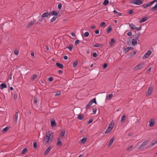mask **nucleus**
<instances>
[{
	"mask_svg": "<svg viewBox=\"0 0 157 157\" xmlns=\"http://www.w3.org/2000/svg\"><path fill=\"white\" fill-rule=\"evenodd\" d=\"M93 103H94L96 104H97V102L95 98L89 101V103L86 105V107L85 108L87 110Z\"/></svg>",
	"mask_w": 157,
	"mask_h": 157,
	"instance_id": "1",
	"label": "nucleus"
},
{
	"mask_svg": "<svg viewBox=\"0 0 157 157\" xmlns=\"http://www.w3.org/2000/svg\"><path fill=\"white\" fill-rule=\"evenodd\" d=\"M53 140V138H44V143L45 144H49Z\"/></svg>",
	"mask_w": 157,
	"mask_h": 157,
	"instance_id": "2",
	"label": "nucleus"
},
{
	"mask_svg": "<svg viewBox=\"0 0 157 157\" xmlns=\"http://www.w3.org/2000/svg\"><path fill=\"white\" fill-rule=\"evenodd\" d=\"M130 3L137 5H140L143 3L142 0H133Z\"/></svg>",
	"mask_w": 157,
	"mask_h": 157,
	"instance_id": "3",
	"label": "nucleus"
},
{
	"mask_svg": "<svg viewBox=\"0 0 157 157\" xmlns=\"http://www.w3.org/2000/svg\"><path fill=\"white\" fill-rule=\"evenodd\" d=\"M157 2V0H154L151 2V5L153 4L154 3ZM157 8V2L155 5V6L151 8L150 10L151 11H155Z\"/></svg>",
	"mask_w": 157,
	"mask_h": 157,
	"instance_id": "4",
	"label": "nucleus"
},
{
	"mask_svg": "<svg viewBox=\"0 0 157 157\" xmlns=\"http://www.w3.org/2000/svg\"><path fill=\"white\" fill-rule=\"evenodd\" d=\"M144 62H142L138 65L137 66H136L134 68V69L136 70H137L138 69H140L142 68L143 67H144Z\"/></svg>",
	"mask_w": 157,
	"mask_h": 157,
	"instance_id": "5",
	"label": "nucleus"
},
{
	"mask_svg": "<svg viewBox=\"0 0 157 157\" xmlns=\"http://www.w3.org/2000/svg\"><path fill=\"white\" fill-rule=\"evenodd\" d=\"M54 133L51 131H49L46 133L44 137H53V136Z\"/></svg>",
	"mask_w": 157,
	"mask_h": 157,
	"instance_id": "6",
	"label": "nucleus"
},
{
	"mask_svg": "<svg viewBox=\"0 0 157 157\" xmlns=\"http://www.w3.org/2000/svg\"><path fill=\"white\" fill-rule=\"evenodd\" d=\"M148 141L146 140L142 144L140 145V146L138 147V149H141L143 147L147 145L148 144Z\"/></svg>",
	"mask_w": 157,
	"mask_h": 157,
	"instance_id": "7",
	"label": "nucleus"
},
{
	"mask_svg": "<svg viewBox=\"0 0 157 157\" xmlns=\"http://www.w3.org/2000/svg\"><path fill=\"white\" fill-rule=\"evenodd\" d=\"M36 20L33 19V21H31L26 26V28H29L32 25L36 22Z\"/></svg>",
	"mask_w": 157,
	"mask_h": 157,
	"instance_id": "8",
	"label": "nucleus"
},
{
	"mask_svg": "<svg viewBox=\"0 0 157 157\" xmlns=\"http://www.w3.org/2000/svg\"><path fill=\"white\" fill-rule=\"evenodd\" d=\"M151 53V52L150 51L148 50L143 56V59H144V58H147L150 55Z\"/></svg>",
	"mask_w": 157,
	"mask_h": 157,
	"instance_id": "9",
	"label": "nucleus"
},
{
	"mask_svg": "<svg viewBox=\"0 0 157 157\" xmlns=\"http://www.w3.org/2000/svg\"><path fill=\"white\" fill-rule=\"evenodd\" d=\"M153 90V88L151 86H150L149 87L148 90L147 92H146V95H147V94L148 95H150L152 93V91Z\"/></svg>",
	"mask_w": 157,
	"mask_h": 157,
	"instance_id": "10",
	"label": "nucleus"
},
{
	"mask_svg": "<svg viewBox=\"0 0 157 157\" xmlns=\"http://www.w3.org/2000/svg\"><path fill=\"white\" fill-rule=\"evenodd\" d=\"M14 91H15L14 93L13 94L12 93V94L13 96L14 99L16 100L17 98V94L19 93V92L17 89H16Z\"/></svg>",
	"mask_w": 157,
	"mask_h": 157,
	"instance_id": "11",
	"label": "nucleus"
},
{
	"mask_svg": "<svg viewBox=\"0 0 157 157\" xmlns=\"http://www.w3.org/2000/svg\"><path fill=\"white\" fill-rule=\"evenodd\" d=\"M56 145L59 147L63 145V143L60 138H58Z\"/></svg>",
	"mask_w": 157,
	"mask_h": 157,
	"instance_id": "12",
	"label": "nucleus"
},
{
	"mask_svg": "<svg viewBox=\"0 0 157 157\" xmlns=\"http://www.w3.org/2000/svg\"><path fill=\"white\" fill-rule=\"evenodd\" d=\"M50 123L51 124V125L52 127H55L56 126V124L55 119H52L50 121Z\"/></svg>",
	"mask_w": 157,
	"mask_h": 157,
	"instance_id": "13",
	"label": "nucleus"
},
{
	"mask_svg": "<svg viewBox=\"0 0 157 157\" xmlns=\"http://www.w3.org/2000/svg\"><path fill=\"white\" fill-rule=\"evenodd\" d=\"M51 14V13H48V12L46 13H43L41 17L42 18L47 17L49 15H50Z\"/></svg>",
	"mask_w": 157,
	"mask_h": 157,
	"instance_id": "14",
	"label": "nucleus"
},
{
	"mask_svg": "<svg viewBox=\"0 0 157 157\" xmlns=\"http://www.w3.org/2000/svg\"><path fill=\"white\" fill-rule=\"evenodd\" d=\"M137 52V50H135L133 52L131 53L129 55V58H131L133 57L136 54Z\"/></svg>",
	"mask_w": 157,
	"mask_h": 157,
	"instance_id": "15",
	"label": "nucleus"
},
{
	"mask_svg": "<svg viewBox=\"0 0 157 157\" xmlns=\"http://www.w3.org/2000/svg\"><path fill=\"white\" fill-rule=\"evenodd\" d=\"M115 43V41L114 39L112 38L111 39L109 43V45L110 47H112L113 46L114 44Z\"/></svg>",
	"mask_w": 157,
	"mask_h": 157,
	"instance_id": "16",
	"label": "nucleus"
},
{
	"mask_svg": "<svg viewBox=\"0 0 157 157\" xmlns=\"http://www.w3.org/2000/svg\"><path fill=\"white\" fill-rule=\"evenodd\" d=\"M52 149V147L51 146L48 147L45 151L44 154L45 155H47L48 154Z\"/></svg>",
	"mask_w": 157,
	"mask_h": 157,
	"instance_id": "17",
	"label": "nucleus"
},
{
	"mask_svg": "<svg viewBox=\"0 0 157 157\" xmlns=\"http://www.w3.org/2000/svg\"><path fill=\"white\" fill-rule=\"evenodd\" d=\"M87 140V138H82V139L81 140L79 141V143L80 144H84Z\"/></svg>",
	"mask_w": 157,
	"mask_h": 157,
	"instance_id": "18",
	"label": "nucleus"
},
{
	"mask_svg": "<svg viewBox=\"0 0 157 157\" xmlns=\"http://www.w3.org/2000/svg\"><path fill=\"white\" fill-rule=\"evenodd\" d=\"M149 18V17H143L141 20L140 21V23H142L143 22H144L146 21Z\"/></svg>",
	"mask_w": 157,
	"mask_h": 157,
	"instance_id": "19",
	"label": "nucleus"
},
{
	"mask_svg": "<svg viewBox=\"0 0 157 157\" xmlns=\"http://www.w3.org/2000/svg\"><path fill=\"white\" fill-rule=\"evenodd\" d=\"M18 110L16 111V112L14 116V119H15L16 122H17L18 116Z\"/></svg>",
	"mask_w": 157,
	"mask_h": 157,
	"instance_id": "20",
	"label": "nucleus"
},
{
	"mask_svg": "<svg viewBox=\"0 0 157 157\" xmlns=\"http://www.w3.org/2000/svg\"><path fill=\"white\" fill-rule=\"evenodd\" d=\"M126 117L125 115L124 114H123L121 117V122H124V121L125 120Z\"/></svg>",
	"mask_w": 157,
	"mask_h": 157,
	"instance_id": "21",
	"label": "nucleus"
},
{
	"mask_svg": "<svg viewBox=\"0 0 157 157\" xmlns=\"http://www.w3.org/2000/svg\"><path fill=\"white\" fill-rule=\"evenodd\" d=\"M104 46L103 44H94L93 45V47H99V48H102Z\"/></svg>",
	"mask_w": 157,
	"mask_h": 157,
	"instance_id": "22",
	"label": "nucleus"
},
{
	"mask_svg": "<svg viewBox=\"0 0 157 157\" xmlns=\"http://www.w3.org/2000/svg\"><path fill=\"white\" fill-rule=\"evenodd\" d=\"M149 126L152 127L154 125L155 121L153 120H151L149 121Z\"/></svg>",
	"mask_w": 157,
	"mask_h": 157,
	"instance_id": "23",
	"label": "nucleus"
},
{
	"mask_svg": "<svg viewBox=\"0 0 157 157\" xmlns=\"http://www.w3.org/2000/svg\"><path fill=\"white\" fill-rule=\"evenodd\" d=\"M56 65L57 67L61 69H63V65L61 63H56Z\"/></svg>",
	"mask_w": 157,
	"mask_h": 157,
	"instance_id": "24",
	"label": "nucleus"
},
{
	"mask_svg": "<svg viewBox=\"0 0 157 157\" xmlns=\"http://www.w3.org/2000/svg\"><path fill=\"white\" fill-rule=\"evenodd\" d=\"M6 87V85L4 83H2L0 85V89H3Z\"/></svg>",
	"mask_w": 157,
	"mask_h": 157,
	"instance_id": "25",
	"label": "nucleus"
},
{
	"mask_svg": "<svg viewBox=\"0 0 157 157\" xmlns=\"http://www.w3.org/2000/svg\"><path fill=\"white\" fill-rule=\"evenodd\" d=\"M133 48L132 47H128L126 48H125L124 50V53H126L128 52L129 50L132 49Z\"/></svg>",
	"mask_w": 157,
	"mask_h": 157,
	"instance_id": "26",
	"label": "nucleus"
},
{
	"mask_svg": "<svg viewBox=\"0 0 157 157\" xmlns=\"http://www.w3.org/2000/svg\"><path fill=\"white\" fill-rule=\"evenodd\" d=\"M84 115L83 114H81L78 115L77 118L79 120H82L84 118Z\"/></svg>",
	"mask_w": 157,
	"mask_h": 157,
	"instance_id": "27",
	"label": "nucleus"
},
{
	"mask_svg": "<svg viewBox=\"0 0 157 157\" xmlns=\"http://www.w3.org/2000/svg\"><path fill=\"white\" fill-rule=\"evenodd\" d=\"M151 5V2H150L148 3L142 5V6L144 8H146L150 6Z\"/></svg>",
	"mask_w": 157,
	"mask_h": 157,
	"instance_id": "28",
	"label": "nucleus"
},
{
	"mask_svg": "<svg viewBox=\"0 0 157 157\" xmlns=\"http://www.w3.org/2000/svg\"><path fill=\"white\" fill-rule=\"evenodd\" d=\"M114 139L113 138H111V139L110 140V141H109V142L108 144V147H109L112 144L113 141H114Z\"/></svg>",
	"mask_w": 157,
	"mask_h": 157,
	"instance_id": "29",
	"label": "nucleus"
},
{
	"mask_svg": "<svg viewBox=\"0 0 157 157\" xmlns=\"http://www.w3.org/2000/svg\"><path fill=\"white\" fill-rule=\"evenodd\" d=\"M129 27L131 29H135L136 26L133 24L131 23L129 25Z\"/></svg>",
	"mask_w": 157,
	"mask_h": 157,
	"instance_id": "30",
	"label": "nucleus"
},
{
	"mask_svg": "<svg viewBox=\"0 0 157 157\" xmlns=\"http://www.w3.org/2000/svg\"><path fill=\"white\" fill-rule=\"evenodd\" d=\"M112 26L111 25H110L108 28V29L107 30V33H109L112 30Z\"/></svg>",
	"mask_w": 157,
	"mask_h": 157,
	"instance_id": "31",
	"label": "nucleus"
},
{
	"mask_svg": "<svg viewBox=\"0 0 157 157\" xmlns=\"http://www.w3.org/2000/svg\"><path fill=\"white\" fill-rule=\"evenodd\" d=\"M78 63V60H75L73 63V66L74 67H75L77 66V65Z\"/></svg>",
	"mask_w": 157,
	"mask_h": 157,
	"instance_id": "32",
	"label": "nucleus"
},
{
	"mask_svg": "<svg viewBox=\"0 0 157 157\" xmlns=\"http://www.w3.org/2000/svg\"><path fill=\"white\" fill-rule=\"evenodd\" d=\"M140 35V33L139 32H138L136 34V36H135L134 38L136 39V40H138V38L139 37Z\"/></svg>",
	"mask_w": 157,
	"mask_h": 157,
	"instance_id": "33",
	"label": "nucleus"
},
{
	"mask_svg": "<svg viewBox=\"0 0 157 157\" xmlns=\"http://www.w3.org/2000/svg\"><path fill=\"white\" fill-rule=\"evenodd\" d=\"M113 13H114L117 14V16H120L122 15V13H119V12H118L117 10H114L113 11Z\"/></svg>",
	"mask_w": 157,
	"mask_h": 157,
	"instance_id": "34",
	"label": "nucleus"
},
{
	"mask_svg": "<svg viewBox=\"0 0 157 157\" xmlns=\"http://www.w3.org/2000/svg\"><path fill=\"white\" fill-rule=\"evenodd\" d=\"M112 130V128L108 127L106 130L105 131V134H107L110 132Z\"/></svg>",
	"mask_w": 157,
	"mask_h": 157,
	"instance_id": "35",
	"label": "nucleus"
},
{
	"mask_svg": "<svg viewBox=\"0 0 157 157\" xmlns=\"http://www.w3.org/2000/svg\"><path fill=\"white\" fill-rule=\"evenodd\" d=\"M65 133V130L64 129H62L60 132V135L61 136H64Z\"/></svg>",
	"mask_w": 157,
	"mask_h": 157,
	"instance_id": "36",
	"label": "nucleus"
},
{
	"mask_svg": "<svg viewBox=\"0 0 157 157\" xmlns=\"http://www.w3.org/2000/svg\"><path fill=\"white\" fill-rule=\"evenodd\" d=\"M37 75L36 74H34L33 75L32 77L31 78V80L32 81H33L37 77Z\"/></svg>",
	"mask_w": 157,
	"mask_h": 157,
	"instance_id": "37",
	"label": "nucleus"
},
{
	"mask_svg": "<svg viewBox=\"0 0 157 157\" xmlns=\"http://www.w3.org/2000/svg\"><path fill=\"white\" fill-rule=\"evenodd\" d=\"M136 40H136V39H133L132 41V43L133 45H135L136 44L137 42Z\"/></svg>",
	"mask_w": 157,
	"mask_h": 157,
	"instance_id": "38",
	"label": "nucleus"
},
{
	"mask_svg": "<svg viewBox=\"0 0 157 157\" xmlns=\"http://www.w3.org/2000/svg\"><path fill=\"white\" fill-rule=\"evenodd\" d=\"M73 45L72 44H70L68 47H67V48L69 49L70 51H71L72 49Z\"/></svg>",
	"mask_w": 157,
	"mask_h": 157,
	"instance_id": "39",
	"label": "nucleus"
},
{
	"mask_svg": "<svg viewBox=\"0 0 157 157\" xmlns=\"http://www.w3.org/2000/svg\"><path fill=\"white\" fill-rule=\"evenodd\" d=\"M114 126V123H112V122L109 124L108 127H110L111 128H112V129Z\"/></svg>",
	"mask_w": 157,
	"mask_h": 157,
	"instance_id": "40",
	"label": "nucleus"
},
{
	"mask_svg": "<svg viewBox=\"0 0 157 157\" xmlns=\"http://www.w3.org/2000/svg\"><path fill=\"white\" fill-rule=\"evenodd\" d=\"M28 151V149L27 148H25L23 149L21 153L23 154H25V152L27 151Z\"/></svg>",
	"mask_w": 157,
	"mask_h": 157,
	"instance_id": "41",
	"label": "nucleus"
},
{
	"mask_svg": "<svg viewBox=\"0 0 157 157\" xmlns=\"http://www.w3.org/2000/svg\"><path fill=\"white\" fill-rule=\"evenodd\" d=\"M9 129V127L8 126H7V127H6L5 128H4L2 129V132H6V131L8 130Z\"/></svg>",
	"mask_w": 157,
	"mask_h": 157,
	"instance_id": "42",
	"label": "nucleus"
},
{
	"mask_svg": "<svg viewBox=\"0 0 157 157\" xmlns=\"http://www.w3.org/2000/svg\"><path fill=\"white\" fill-rule=\"evenodd\" d=\"M109 3V1L108 0H105L104 2L103 3V5L105 6H106Z\"/></svg>",
	"mask_w": 157,
	"mask_h": 157,
	"instance_id": "43",
	"label": "nucleus"
},
{
	"mask_svg": "<svg viewBox=\"0 0 157 157\" xmlns=\"http://www.w3.org/2000/svg\"><path fill=\"white\" fill-rule=\"evenodd\" d=\"M52 15H55V16H57L58 15V13L57 12H56L54 10H53L52 13Z\"/></svg>",
	"mask_w": 157,
	"mask_h": 157,
	"instance_id": "44",
	"label": "nucleus"
},
{
	"mask_svg": "<svg viewBox=\"0 0 157 157\" xmlns=\"http://www.w3.org/2000/svg\"><path fill=\"white\" fill-rule=\"evenodd\" d=\"M33 146L34 148H36L37 147V143L36 142H33Z\"/></svg>",
	"mask_w": 157,
	"mask_h": 157,
	"instance_id": "45",
	"label": "nucleus"
},
{
	"mask_svg": "<svg viewBox=\"0 0 157 157\" xmlns=\"http://www.w3.org/2000/svg\"><path fill=\"white\" fill-rule=\"evenodd\" d=\"M57 17H53L50 20L51 22H52L54 21H55V20L56 19Z\"/></svg>",
	"mask_w": 157,
	"mask_h": 157,
	"instance_id": "46",
	"label": "nucleus"
},
{
	"mask_svg": "<svg viewBox=\"0 0 157 157\" xmlns=\"http://www.w3.org/2000/svg\"><path fill=\"white\" fill-rule=\"evenodd\" d=\"M89 33L88 32H86L84 34V36L86 37H88L89 36Z\"/></svg>",
	"mask_w": 157,
	"mask_h": 157,
	"instance_id": "47",
	"label": "nucleus"
},
{
	"mask_svg": "<svg viewBox=\"0 0 157 157\" xmlns=\"http://www.w3.org/2000/svg\"><path fill=\"white\" fill-rule=\"evenodd\" d=\"M97 109L96 108H94L93 109V112L94 114H95L96 113Z\"/></svg>",
	"mask_w": 157,
	"mask_h": 157,
	"instance_id": "48",
	"label": "nucleus"
},
{
	"mask_svg": "<svg viewBox=\"0 0 157 157\" xmlns=\"http://www.w3.org/2000/svg\"><path fill=\"white\" fill-rule=\"evenodd\" d=\"M157 144V140L155 141L154 142L151 143V145L150 146V147L152 146H154V145L156 144Z\"/></svg>",
	"mask_w": 157,
	"mask_h": 157,
	"instance_id": "49",
	"label": "nucleus"
},
{
	"mask_svg": "<svg viewBox=\"0 0 157 157\" xmlns=\"http://www.w3.org/2000/svg\"><path fill=\"white\" fill-rule=\"evenodd\" d=\"M80 42V41L78 40H77L75 41V45H77V44H78L79 42Z\"/></svg>",
	"mask_w": 157,
	"mask_h": 157,
	"instance_id": "50",
	"label": "nucleus"
},
{
	"mask_svg": "<svg viewBox=\"0 0 157 157\" xmlns=\"http://www.w3.org/2000/svg\"><path fill=\"white\" fill-rule=\"evenodd\" d=\"M141 29H142V27L141 26H140L138 28H137L136 27L135 29L137 30V31H139L140 30H141Z\"/></svg>",
	"mask_w": 157,
	"mask_h": 157,
	"instance_id": "51",
	"label": "nucleus"
},
{
	"mask_svg": "<svg viewBox=\"0 0 157 157\" xmlns=\"http://www.w3.org/2000/svg\"><path fill=\"white\" fill-rule=\"evenodd\" d=\"M105 24V23L104 22H103L101 23L100 24V26L101 27H103Z\"/></svg>",
	"mask_w": 157,
	"mask_h": 157,
	"instance_id": "52",
	"label": "nucleus"
},
{
	"mask_svg": "<svg viewBox=\"0 0 157 157\" xmlns=\"http://www.w3.org/2000/svg\"><path fill=\"white\" fill-rule=\"evenodd\" d=\"M92 56L94 58H96L97 56V53L96 52H94L92 54Z\"/></svg>",
	"mask_w": 157,
	"mask_h": 157,
	"instance_id": "53",
	"label": "nucleus"
},
{
	"mask_svg": "<svg viewBox=\"0 0 157 157\" xmlns=\"http://www.w3.org/2000/svg\"><path fill=\"white\" fill-rule=\"evenodd\" d=\"M34 102L35 103H36L37 102V98L36 97L34 98Z\"/></svg>",
	"mask_w": 157,
	"mask_h": 157,
	"instance_id": "54",
	"label": "nucleus"
},
{
	"mask_svg": "<svg viewBox=\"0 0 157 157\" xmlns=\"http://www.w3.org/2000/svg\"><path fill=\"white\" fill-rule=\"evenodd\" d=\"M108 66L107 64L106 63H104L103 66V69L106 68Z\"/></svg>",
	"mask_w": 157,
	"mask_h": 157,
	"instance_id": "55",
	"label": "nucleus"
},
{
	"mask_svg": "<svg viewBox=\"0 0 157 157\" xmlns=\"http://www.w3.org/2000/svg\"><path fill=\"white\" fill-rule=\"evenodd\" d=\"M127 35L128 36H132V33L131 32H128V33L127 34Z\"/></svg>",
	"mask_w": 157,
	"mask_h": 157,
	"instance_id": "56",
	"label": "nucleus"
},
{
	"mask_svg": "<svg viewBox=\"0 0 157 157\" xmlns=\"http://www.w3.org/2000/svg\"><path fill=\"white\" fill-rule=\"evenodd\" d=\"M62 4L61 3L59 4L58 5V9H61V8H62Z\"/></svg>",
	"mask_w": 157,
	"mask_h": 157,
	"instance_id": "57",
	"label": "nucleus"
},
{
	"mask_svg": "<svg viewBox=\"0 0 157 157\" xmlns=\"http://www.w3.org/2000/svg\"><path fill=\"white\" fill-rule=\"evenodd\" d=\"M93 120L92 119H90L89 121L87 122V124H89L93 122Z\"/></svg>",
	"mask_w": 157,
	"mask_h": 157,
	"instance_id": "58",
	"label": "nucleus"
},
{
	"mask_svg": "<svg viewBox=\"0 0 157 157\" xmlns=\"http://www.w3.org/2000/svg\"><path fill=\"white\" fill-rule=\"evenodd\" d=\"M53 78L52 77H50L48 78V80L50 82H52L53 80Z\"/></svg>",
	"mask_w": 157,
	"mask_h": 157,
	"instance_id": "59",
	"label": "nucleus"
},
{
	"mask_svg": "<svg viewBox=\"0 0 157 157\" xmlns=\"http://www.w3.org/2000/svg\"><path fill=\"white\" fill-rule=\"evenodd\" d=\"M60 92L58 91L57 92V93H56L55 94V96H59V95H60Z\"/></svg>",
	"mask_w": 157,
	"mask_h": 157,
	"instance_id": "60",
	"label": "nucleus"
},
{
	"mask_svg": "<svg viewBox=\"0 0 157 157\" xmlns=\"http://www.w3.org/2000/svg\"><path fill=\"white\" fill-rule=\"evenodd\" d=\"M132 146H133L131 145L129 146V147H128L127 148V150L128 151L130 150L131 149V148L132 147Z\"/></svg>",
	"mask_w": 157,
	"mask_h": 157,
	"instance_id": "61",
	"label": "nucleus"
},
{
	"mask_svg": "<svg viewBox=\"0 0 157 157\" xmlns=\"http://www.w3.org/2000/svg\"><path fill=\"white\" fill-rule=\"evenodd\" d=\"M14 53L16 55H18V51L17 50H15L14 51Z\"/></svg>",
	"mask_w": 157,
	"mask_h": 157,
	"instance_id": "62",
	"label": "nucleus"
},
{
	"mask_svg": "<svg viewBox=\"0 0 157 157\" xmlns=\"http://www.w3.org/2000/svg\"><path fill=\"white\" fill-rule=\"evenodd\" d=\"M133 10H131L129 11L128 13L129 14H131L132 13H133Z\"/></svg>",
	"mask_w": 157,
	"mask_h": 157,
	"instance_id": "63",
	"label": "nucleus"
},
{
	"mask_svg": "<svg viewBox=\"0 0 157 157\" xmlns=\"http://www.w3.org/2000/svg\"><path fill=\"white\" fill-rule=\"evenodd\" d=\"M39 21H41V22H42L43 21V18H42V17H39Z\"/></svg>",
	"mask_w": 157,
	"mask_h": 157,
	"instance_id": "64",
	"label": "nucleus"
}]
</instances>
